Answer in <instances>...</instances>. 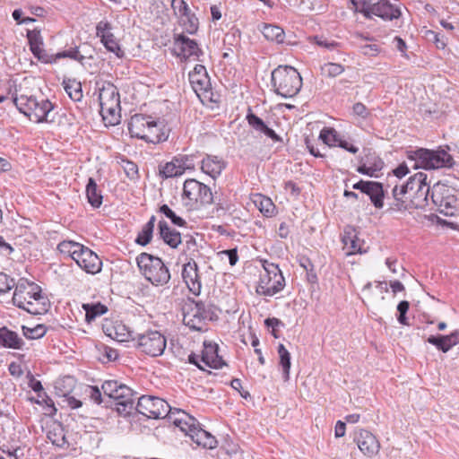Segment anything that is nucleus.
<instances>
[{"mask_svg": "<svg viewBox=\"0 0 459 459\" xmlns=\"http://www.w3.org/2000/svg\"><path fill=\"white\" fill-rule=\"evenodd\" d=\"M427 174L418 172L410 177L406 184L393 188L394 203L391 209L394 211H406L410 209H422L428 205L431 188L427 182Z\"/></svg>", "mask_w": 459, "mask_h": 459, "instance_id": "f257e3e1", "label": "nucleus"}, {"mask_svg": "<svg viewBox=\"0 0 459 459\" xmlns=\"http://www.w3.org/2000/svg\"><path fill=\"white\" fill-rule=\"evenodd\" d=\"M13 304L31 315H42L48 312L49 301L42 294L41 288L33 281L21 279L13 296Z\"/></svg>", "mask_w": 459, "mask_h": 459, "instance_id": "f03ea898", "label": "nucleus"}, {"mask_svg": "<svg viewBox=\"0 0 459 459\" xmlns=\"http://www.w3.org/2000/svg\"><path fill=\"white\" fill-rule=\"evenodd\" d=\"M272 85L276 94L287 99L296 96L302 87V78L292 66L279 65L271 75Z\"/></svg>", "mask_w": 459, "mask_h": 459, "instance_id": "7ed1b4c3", "label": "nucleus"}, {"mask_svg": "<svg viewBox=\"0 0 459 459\" xmlns=\"http://www.w3.org/2000/svg\"><path fill=\"white\" fill-rule=\"evenodd\" d=\"M408 160L413 162L414 169L422 168L425 169H437L451 168L454 165V159L444 149L429 150L418 149L409 152Z\"/></svg>", "mask_w": 459, "mask_h": 459, "instance_id": "20e7f679", "label": "nucleus"}, {"mask_svg": "<svg viewBox=\"0 0 459 459\" xmlns=\"http://www.w3.org/2000/svg\"><path fill=\"white\" fill-rule=\"evenodd\" d=\"M136 263L144 278L154 286H164L170 280V273L163 261L148 253H141Z\"/></svg>", "mask_w": 459, "mask_h": 459, "instance_id": "39448f33", "label": "nucleus"}, {"mask_svg": "<svg viewBox=\"0 0 459 459\" xmlns=\"http://www.w3.org/2000/svg\"><path fill=\"white\" fill-rule=\"evenodd\" d=\"M16 108L21 113H23L29 119L35 123L50 122L49 119L53 104L46 99L38 100L32 96L21 95L13 99Z\"/></svg>", "mask_w": 459, "mask_h": 459, "instance_id": "423d86ee", "label": "nucleus"}, {"mask_svg": "<svg viewBox=\"0 0 459 459\" xmlns=\"http://www.w3.org/2000/svg\"><path fill=\"white\" fill-rule=\"evenodd\" d=\"M101 389L104 394L116 401L117 409L120 414L127 415L131 413L134 408V400L137 394L129 386L117 380H106L102 384Z\"/></svg>", "mask_w": 459, "mask_h": 459, "instance_id": "0eeeda50", "label": "nucleus"}, {"mask_svg": "<svg viewBox=\"0 0 459 459\" xmlns=\"http://www.w3.org/2000/svg\"><path fill=\"white\" fill-rule=\"evenodd\" d=\"M263 267L264 273L260 276L255 292L260 296L273 297L283 290L285 279L277 264L265 261Z\"/></svg>", "mask_w": 459, "mask_h": 459, "instance_id": "6e6552de", "label": "nucleus"}, {"mask_svg": "<svg viewBox=\"0 0 459 459\" xmlns=\"http://www.w3.org/2000/svg\"><path fill=\"white\" fill-rule=\"evenodd\" d=\"M431 200L440 213L453 216L459 208V191L453 186L437 183L431 188Z\"/></svg>", "mask_w": 459, "mask_h": 459, "instance_id": "1a4fd4ad", "label": "nucleus"}, {"mask_svg": "<svg viewBox=\"0 0 459 459\" xmlns=\"http://www.w3.org/2000/svg\"><path fill=\"white\" fill-rule=\"evenodd\" d=\"M182 197L186 201V206L195 209L213 202L211 188L194 178L186 179L184 182Z\"/></svg>", "mask_w": 459, "mask_h": 459, "instance_id": "9d476101", "label": "nucleus"}, {"mask_svg": "<svg viewBox=\"0 0 459 459\" xmlns=\"http://www.w3.org/2000/svg\"><path fill=\"white\" fill-rule=\"evenodd\" d=\"M133 340L136 341V347L141 352L152 357L162 355L167 346L165 336L156 330L138 333Z\"/></svg>", "mask_w": 459, "mask_h": 459, "instance_id": "9b49d317", "label": "nucleus"}, {"mask_svg": "<svg viewBox=\"0 0 459 459\" xmlns=\"http://www.w3.org/2000/svg\"><path fill=\"white\" fill-rule=\"evenodd\" d=\"M136 411L150 419L169 417L172 407L163 399L152 395H142L138 398Z\"/></svg>", "mask_w": 459, "mask_h": 459, "instance_id": "f8f14e48", "label": "nucleus"}, {"mask_svg": "<svg viewBox=\"0 0 459 459\" xmlns=\"http://www.w3.org/2000/svg\"><path fill=\"white\" fill-rule=\"evenodd\" d=\"M210 309L203 302H195L184 311L183 322L191 330L203 332L206 330L207 320H212Z\"/></svg>", "mask_w": 459, "mask_h": 459, "instance_id": "ddd939ff", "label": "nucleus"}, {"mask_svg": "<svg viewBox=\"0 0 459 459\" xmlns=\"http://www.w3.org/2000/svg\"><path fill=\"white\" fill-rule=\"evenodd\" d=\"M188 78L194 91L202 101L212 100L211 80L204 65H196L189 73Z\"/></svg>", "mask_w": 459, "mask_h": 459, "instance_id": "4468645a", "label": "nucleus"}, {"mask_svg": "<svg viewBox=\"0 0 459 459\" xmlns=\"http://www.w3.org/2000/svg\"><path fill=\"white\" fill-rule=\"evenodd\" d=\"M188 360L202 370H204V367L221 368L225 365L224 360L218 354V345L215 343L204 342L202 354L200 356L191 354Z\"/></svg>", "mask_w": 459, "mask_h": 459, "instance_id": "2eb2a0df", "label": "nucleus"}, {"mask_svg": "<svg viewBox=\"0 0 459 459\" xmlns=\"http://www.w3.org/2000/svg\"><path fill=\"white\" fill-rule=\"evenodd\" d=\"M174 46L176 49L178 50V56L186 61H198L200 60V56L204 55L197 42L184 34L175 35Z\"/></svg>", "mask_w": 459, "mask_h": 459, "instance_id": "dca6fc26", "label": "nucleus"}, {"mask_svg": "<svg viewBox=\"0 0 459 459\" xmlns=\"http://www.w3.org/2000/svg\"><path fill=\"white\" fill-rule=\"evenodd\" d=\"M74 261L87 273L96 274L101 271L102 261L96 253L87 247H82L79 253L74 257Z\"/></svg>", "mask_w": 459, "mask_h": 459, "instance_id": "f3484780", "label": "nucleus"}, {"mask_svg": "<svg viewBox=\"0 0 459 459\" xmlns=\"http://www.w3.org/2000/svg\"><path fill=\"white\" fill-rule=\"evenodd\" d=\"M353 441L357 444L360 452L368 457H373L379 452V441L368 430L359 429L356 431L354 433Z\"/></svg>", "mask_w": 459, "mask_h": 459, "instance_id": "a211bd4d", "label": "nucleus"}, {"mask_svg": "<svg viewBox=\"0 0 459 459\" xmlns=\"http://www.w3.org/2000/svg\"><path fill=\"white\" fill-rule=\"evenodd\" d=\"M352 188L359 190L368 195L376 208H383L385 192L381 183L376 181L359 180L352 186Z\"/></svg>", "mask_w": 459, "mask_h": 459, "instance_id": "6ab92c4d", "label": "nucleus"}, {"mask_svg": "<svg viewBox=\"0 0 459 459\" xmlns=\"http://www.w3.org/2000/svg\"><path fill=\"white\" fill-rule=\"evenodd\" d=\"M189 161L190 159L186 155L174 157L171 161L160 165L159 174L164 178L179 177L190 168Z\"/></svg>", "mask_w": 459, "mask_h": 459, "instance_id": "aec40b11", "label": "nucleus"}, {"mask_svg": "<svg viewBox=\"0 0 459 459\" xmlns=\"http://www.w3.org/2000/svg\"><path fill=\"white\" fill-rule=\"evenodd\" d=\"M182 278L189 290L198 296L202 290L201 278L196 262L191 258L183 265Z\"/></svg>", "mask_w": 459, "mask_h": 459, "instance_id": "412c9836", "label": "nucleus"}, {"mask_svg": "<svg viewBox=\"0 0 459 459\" xmlns=\"http://www.w3.org/2000/svg\"><path fill=\"white\" fill-rule=\"evenodd\" d=\"M168 418L175 426L178 427L181 431L188 436L196 429V426L199 424L196 419L177 408H172Z\"/></svg>", "mask_w": 459, "mask_h": 459, "instance_id": "4be33fe9", "label": "nucleus"}, {"mask_svg": "<svg viewBox=\"0 0 459 459\" xmlns=\"http://www.w3.org/2000/svg\"><path fill=\"white\" fill-rule=\"evenodd\" d=\"M226 165L227 162L221 157L206 154L202 160L201 169L215 179L221 174Z\"/></svg>", "mask_w": 459, "mask_h": 459, "instance_id": "5701e85b", "label": "nucleus"}, {"mask_svg": "<svg viewBox=\"0 0 459 459\" xmlns=\"http://www.w3.org/2000/svg\"><path fill=\"white\" fill-rule=\"evenodd\" d=\"M376 15L383 20L392 21L401 15L399 7L391 2V0H377L371 16Z\"/></svg>", "mask_w": 459, "mask_h": 459, "instance_id": "b1692460", "label": "nucleus"}, {"mask_svg": "<svg viewBox=\"0 0 459 459\" xmlns=\"http://www.w3.org/2000/svg\"><path fill=\"white\" fill-rule=\"evenodd\" d=\"M384 167V161L375 153H368L361 160L357 171L369 177H377Z\"/></svg>", "mask_w": 459, "mask_h": 459, "instance_id": "393cba45", "label": "nucleus"}, {"mask_svg": "<svg viewBox=\"0 0 459 459\" xmlns=\"http://www.w3.org/2000/svg\"><path fill=\"white\" fill-rule=\"evenodd\" d=\"M100 106H113L120 104V96L117 87L108 82H102L99 87Z\"/></svg>", "mask_w": 459, "mask_h": 459, "instance_id": "a878e982", "label": "nucleus"}, {"mask_svg": "<svg viewBox=\"0 0 459 459\" xmlns=\"http://www.w3.org/2000/svg\"><path fill=\"white\" fill-rule=\"evenodd\" d=\"M150 123H152V117L143 114L134 115L128 123L131 136L143 140V134H145Z\"/></svg>", "mask_w": 459, "mask_h": 459, "instance_id": "bb28decb", "label": "nucleus"}, {"mask_svg": "<svg viewBox=\"0 0 459 459\" xmlns=\"http://www.w3.org/2000/svg\"><path fill=\"white\" fill-rule=\"evenodd\" d=\"M246 118L248 125L254 130L264 134V135L271 138L273 142H280L281 140V137L274 132V130L268 127L267 125L263 121V119H261L255 114L251 112V110H249Z\"/></svg>", "mask_w": 459, "mask_h": 459, "instance_id": "cd10ccee", "label": "nucleus"}, {"mask_svg": "<svg viewBox=\"0 0 459 459\" xmlns=\"http://www.w3.org/2000/svg\"><path fill=\"white\" fill-rule=\"evenodd\" d=\"M159 232L163 241L172 248H177L181 243L180 233L169 228V224L165 221L159 222Z\"/></svg>", "mask_w": 459, "mask_h": 459, "instance_id": "c85d7f7f", "label": "nucleus"}, {"mask_svg": "<svg viewBox=\"0 0 459 459\" xmlns=\"http://www.w3.org/2000/svg\"><path fill=\"white\" fill-rule=\"evenodd\" d=\"M342 240L347 255L362 253L360 240L353 229H345Z\"/></svg>", "mask_w": 459, "mask_h": 459, "instance_id": "c756f323", "label": "nucleus"}, {"mask_svg": "<svg viewBox=\"0 0 459 459\" xmlns=\"http://www.w3.org/2000/svg\"><path fill=\"white\" fill-rule=\"evenodd\" d=\"M194 442H195L198 446H202L205 448H214L217 446V440L213 436H212L209 432L203 429L199 424L196 426V429H195L189 436Z\"/></svg>", "mask_w": 459, "mask_h": 459, "instance_id": "7c9ffc66", "label": "nucleus"}, {"mask_svg": "<svg viewBox=\"0 0 459 459\" xmlns=\"http://www.w3.org/2000/svg\"><path fill=\"white\" fill-rule=\"evenodd\" d=\"M23 341L19 335L6 327L0 328V345L11 349H21Z\"/></svg>", "mask_w": 459, "mask_h": 459, "instance_id": "2f4dec72", "label": "nucleus"}, {"mask_svg": "<svg viewBox=\"0 0 459 459\" xmlns=\"http://www.w3.org/2000/svg\"><path fill=\"white\" fill-rule=\"evenodd\" d=\"M166 139L167 135L162 132L158 123L152 118V123L149 124L146 133L143 134V140L147 143L155 144L165 141Z\"/></svg>", "mask_w": 459, "mask_h": 459, "instance_id": "473e14b6", "label": "nucleus"}, {"mask_svg": "<svg viewBox=\"0 0 459 459\" xmlns=\"http://www.w3.org/2000/svg\"><path fill=\"white\" fill-rule=\"evenodd\" d=\"M155 221L156 217L152 215L148 222L143 226L135 239V242L138 245L144 247L152 241Z\"/></svg>", "mask_w": 459, "mask_h": 459, "instance_id": "72a5a7b5", "label": "nucleus"}, {"mask_svg": "<svg viewBox=\"0 0 459 459\" xmlns=\"http://www.w3.org/2000/svg\"><path fill=\"white\" fill-rule=\"evenodd\" d=\"M82 308L85 311V320L88 323L94 321L108 311V307L100 302L82 304Z\"/></svg>", "mask_w": 459, "mask_h": 459, "instance_id": "f704fd0d", "label": "nucleus"}, {"mask_svg": "<svg viewBox=\"0 0 459 459\" xmlns=\"http://www.w3.org/2000/svg\"><path fill=\"white\" fill-rule=\"evenodd\" d=\"M86 196L92 207L99 208L101 205L103 197L100 191L98 190L95 180L91 178H89L86 186Z\"/></svg>", "mask_w": 459, "mask_h": 459, "instance_id": "c9c22d12", "label": "nucleus"}, {"mask_svg": "<svg viewBox=\"0 0 459 459\" xmlns=\"http://www.w3.org/2000/svg\"><path fill=\"white\" fill-rule=\"evenodd\" d=\"M277 352L279 355V364L282 368L283 380L288 381L290 379V370L291 365L290 353L282 343L278 345Z\"/></svg>", "mask_w": 459, "mask_h": 459, "instance_id": "e433bc0d", "label": "nucleus"}, {"mask_svg": "<svg viewBox=\"0 0 459 459\" xmlns=\"http://www.w3.org/2000/svg\"><path fill=\"white\" fill-rule=\"evenodd\" d=\"M262 33L266 39L275 41L278 44L284 41V30L277 25L264 24L262 29Z\"/></svg>", "mask_w": 459, "mask_h": 459, "instance_id": "4c0bfd02", "label": "nucleus"}, {"mask_svg": "<svg viewBox=\"0 0 459 459\" xmlns=\"http://www.w3.org/2000/svg\"><path fill=\"white\" fill-rule=\"evenodd\" d=\"M64 89L71 100L80 101L82 98V84L75 79H67L63 82Z\"/></svg>", "mask_w": 459, "mask_h": 459, "instance_id": "58836bf2", "label": "nucleus"}, {"mask_svg": "<svg viewBox=\"0 0 459 459\" xmlns=\"http://www.w3.org/2000/svg\"><path fill=\"white\" fill-rule=\"evenodd\" d=\"M120 104L100 107V115L103 120L109 125H116L118 122Z\"/></svg>", "mask_w": 459, "mask_h": 459, "instance_id": "ea45409f", "label": "nucleus"}, {"mask_svg": "<svg viewBox=\"0 0 459 459\" xmlns=\"http://www.w3.org/2000/svg\"><path fill=\"white\" fill-rule=\"evenodd\" d=\"M319 138L330 147L337 146L342 139L338 132L332 127H324L320 132Z\"/></svg>", "mask_w": 459, "mask_h": 459, "instance_id": "a19ab883", "label": "nucleus"}, {"mask_svg": "<svg viewBox=\"0 0 459 459\" xmlns=\"http://www.w3.org/2000/svg\"><path fill=\"white\" fill-rule=\"evenodd\" d=\"M377 0H351V4L354 6L355 11L361 13L366 18H371L373 7Z\"/></svg>", "mask_w": 459, "mask_h": 459, "instance_id": "79ce46f5", "label": "nucleus"}, {"mask_svg": "<svg viewBox=\"0 0 459 459\" xmlns=\"http://www.w3.org/2000/svg\"><path fill=\"white\" fill-rule=\"evenodd\" d=\"M82 246L83 245L74 241L64 240L58 244L57 250L61 254L67 255L74 260V257H75V255L79 253Z\"/></svg>", "mask_w": 459, "mask_h": 459, "instance_id": "37998d69", "label": "nucleus"}, {"mask_svg": "<svg viewBox=\"0 0 459 459\" xmlns=\"http://www.w3.org/2000/svg\"><path fill=\"white\" fill-rule=\"evenodd\" d=\"M255 204L264 215L270 217L273 214L275 206L270 198L259 195Z\"/></svg>", "mask_w": 459, "mask_h": 459, "instance_id": "c03bdc74", "label": "nucleus"}, {"mask_svg": "<svg viewBox=\"0 0 459 459\" xmlns=\"http://www.w3.org/2000/svg\"><path fill=\"white\" fill-rule=\"evenodd\" d=\"M47 333L44 325H38L35 327L22 326V333L27 339L36 340L43 337Z\"/></svg>", "mask_w": 459, "mask_h": 459, "instance_id": "a18cd8bd", "label": "nucleus"}, {"mask_svg": "<svg viewBox=\"0 0 459 459\" xmlns=\"http://www.w3.org/2000/svg\"><path fill=\"white\" fill-rule=\"evenodd\" d=\"M100 40L109 52L114 53L117 57L123 56L124 52L121 50L113 34L103 35V39H101Z\"/></svg>", "mask_w": 459, "mask_h": 459, "instance_id": "49530a36", "label": "nucleus"}, {"mask_svg": "<svg viewBox=\"0 0 459 459\" xmlns=\"http://www.w3.org/2000/svg\"><path fill=\"white\" fill-rule=\"evenodd\" d=\"M344 66L337 63H326L321 66V73L327 77H336L344 72Z\"/></svg>", "mask_w": 459, "mask_h": 459, "instance_id": "de8ad7c7", "label": "nucleus"}, {"mask_svg": "<svg viewBox=\"0 0 459 459\" xmlns=\"http://www.w3.org/2000/svg\"><path fill=\"white\" fill-rule=\"evenodd\" d=\"M181 21L184 26L185 30L189 34H194L198 30V19L197 17L190 13L188 15H185L181 17Z\"/></svg>", "mask_w": 459, "mask_h": 459, "instance_id": "09e8293b", "label": "nucleus"}, {"mask_svg": "<svg viewBox=\"0 0 459 459\" xmlns=\"http://www.w3.org/2000/svg\"><path fill=\"white\" fill-rule=\"evenodd\" d=\"M160 212L169 218L171 222L178 227L186 226V222L184 219L178 216L167 204H162L160 207Z\"/></svg>", "mask_w": 459, "mask_h": 459, "instance_id": "8fccbe9b", "label": "nucleus"}, {"mask_svg": "<svg viewBox=\"0 0 459 459\" xmlns=\"http://www.w3.org/2000/svg\"><path fill=\"white\" fill-rule=\"evenodd\" d=\"M171 8L173 9L174 13L180 15V17L188 15V13H191L188 4L184 0H172Z\"/></svg>", "mask_w": 459, "mask_h": 459, "instance_id": "3c124183", "label": "nucleus"}, {"mask_svg": "<svg viewBox=\"0 0 459 459\" xmlns=\"http://www.w3.org/2000/svg\"><path fill=\"white\" fill-rule=\"evenodd\" d=\"M314 40H315V43L321 47V48H325L328 50H334L338 48L339 46V43H337L336 41L334 40H332V39H329L325 37H323V36H316L314 38Z\"/></svg>", "mask_w": 459, "mask_h": 459, "instance_id": "603ef678", "label": "nucleus"}, {"mask_svg": "<svg viewBox=\"0 0 459 459\" xmlns=\"http://www.w3.org/2000/svg\"><path fill=\"white\" fill-rule=\"evenodd\" d=\"M445 335H430L428 338V342L433 345H435L438 350L442 351L443 352H447L449 349H446L447 346L446 341H445Z\"/></svg>", "mask_w": 459, "mask_h": 459, "instance_id": "864d4df0", "label": "nucleus"}, {"mask_svg": "<svg viewBox=\"0 0 459 459\" xmlns=\"http://www.w3.org/2000/svg\"><path fill=\"white\" fill-rule=\"evenodd\" d=\"M13 286V279L10 278L4 273H0V293H5L9 291Z\"/></svg>", "mask_w": 459, "mask_h": 459, "instance_id": "5fc2aeb1", "label": "nucleus"}, {"mask_svg": "<svg viewBox=\"0 0 459 459\" xmlns=\"http://www.w3.org/2000/svg\"><path fill=\"white\" fill-rule=\"evenodd\" d=\"M56 57H57V59L69 57L71 59L77 60L80 62H82V60L84 58V56L80 54L77 48H75L74 49H70V50H65L62 52H58V53H56Z\"/></svg>", "mask_w": 459, "mask_h": 459, "instance_id": "6e6d98bb", "label": "nucleus"}, {"mask_svg": "<svg viewBox=\"0 0 459 459\" xmlns=\"http://www.w3.org/2000/svg\"><path fill=\"white\" fill-rule=\"evenodd\" d=\"M111 24L107 21H100L96 26V35L101 39H103V35H112L111 32Z\"/></svg>", "mask_w": 459, "mask_h": 459, "instance_id": "4d7b16f0", "label": "nucleus"}, {"mask_svg": "<svg viewBox=\"0 0 459 459\" xmlns=\"http://www.w3.org/2000/svg\"><path fill=\"white\" fill-rule=\"evenodd\" d=\"M409 307H410V304L406 300L401 301L397 306V310L399 312L397 320L402 325H408L407 317L405 315L409 309Z\"/></svg>", "mask_w": 459, "mask_h": 459, "instance_id": "13d9d810", "label": "nucleus"}, {"mask_svg": "<svg viewBox=\"0 0 459 459\" xmlns=\"http://www.w3.org/2000/svg\"><path fill=\"white\" fill-rule=\"evenodd\" d=\"M27 38L29 40L30 47L44 45L43 38H42L39 30H29L27 33Z\"/></svg>", "mask_w": 459, "mask_h": 459, "instance_id": "bf43d9fd", "label": "nucleus"}, {"mask_svg": "<svg viewBox=\"0 0 459 459\" xmlns=\"http://www.w3.org/2000/svg\"><path fill=\"white\" fill-rule=\"evenodd\" d=\"M118 358V351L108 346H104L102 352V359L107 362L114 361Z\"/></svg>", "mask_w": 459, "mask_h": 459, "instance_id": "052dcab7", "label": "nucleus"}, {"mask_svg": "<svg viewBox=\"0 0 459 459\" xmlns=\"http://www.w3.org/2000/svg\"><path fill=\"white\" fill-rule=\"evenodd\" d=\"M38 60L45 64H52L57 60L56 54H50L43 49L37 56Z\"/></svg>", "mask_w": 459, "mask_h": 459, "instance_id": "680f3d73", "label": "nucleus"}, {"mask_svg": "<svg viewBox=\"0 0 459 459\" xmlns=\"http://www.w3.org/2000/svg\"><path fill=\"white\" fill-rule=\"evenodd\" d=\"M221 255H226L229 258V263L231 266L235 265L238 260V255L236 248L223 250L220 252Z\"/></svg>", "mask_w": 459, "mask_h": 459, "instance_id": "e2e57ef3", "label": "nucleus"}, {"mask_svg": "<svg viewBox=\"0 0 459 459\" xmlns=\"http://www.w3.org/2000/svg\"><path fill=\"white\" fill-rule=\"evenodd\" d=\"M445 341L448 343L446 349H451L453 346L459 343V331H455L448 335H445Z\"/></svg>", "mask_w": 459, "mask_h": 459, "instance_id": "0e129e2a", "label": "nucleus"}, {"mask_svg": "<svg viewBox=\"0 0 459 459\" xmlns=\"http://www.w3.org/2000/svg\"><path fill=\"white\" fill-rule=\"evenodd\" d=\"M338 147L342 148L346 150L347 152L351 153H357L359 151V148L353 145L352 143H349L346 140H343L342 138L340 140L339 143L337 144Z\"/></svg>", "mask_w": 459, "mask_h": 459, "instance_id": "69168bd1", "label": "nucleus"}, {"mask_svg": "<svg viewBox=\"0 0 459 459\" xmlns=\"http://www.w3.org/2000/svg\"><path fill=\"white\" fill-rule=\"evenodd\" d=\"M90 397L94 403H101V393L98 386H90Z\"/></svg>", "mask_w": 459, "mask_h": 459, "instance_id": "338daca9", "label": "nucleus"}, {"mask_svg": "<svg viewBox=\"0 0 459 459\" xmlns=\"http://www.w3.org/2000/svg\"><path fill=\"white\" fill-rule=\"evenodd\" d=\"M353 112L361 117H366L368 115L366 106L360 102L353 105Z\"/></svg>", "mask_w": 459, "mask_h": 459, "instance_id": "774afa93", "label": "nucleus"}]
</instances>
